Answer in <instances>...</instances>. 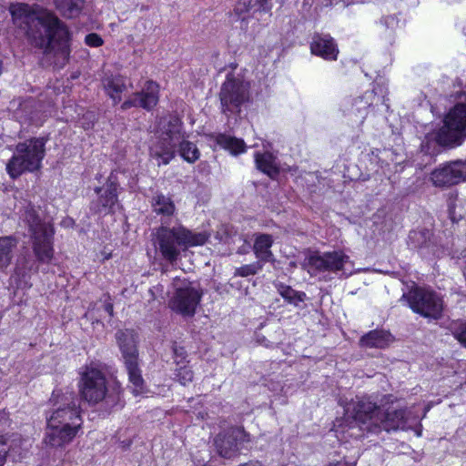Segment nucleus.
<instances>
[{
	"mask_svg": "<svg viewBox=\"0 0 466 466\" xmlns=\"http://www.w3.org/2000/svg\"><path fill=\"white\" fill-rule=\"evenodd\" d=\"M10 12L30 45L45 54H60L64 59L69 56V31L53 12L25 4L12 5Z\"/></svg>",
	"mask_w": 466,
	"mask_h": 466,
	"instance_id": "1",
	"label": "nucleus"
},
{
	"mask_svg": "<svg viewBox=\"0 0 466 466\" xmlns=\"http://www.w3.org/2000/svg\"><path fill=\"white\" fill-rule=\"evenodd\" d=\"M416 434H417V436H418V437H420V436L421 435L420 431H416Z\"/></svg>",
	"mask_w": 466,
	"mask_h": 466,
	"instance_id": "41",
	"label": "nucleus"
},
{
	"mask_svg": "<svg viewBox=\"0 0 466 466\" xmlns=\"http://www.w3.org/2000/svg\"><path fill=\"white\" fill-rule=\"evenodd\" d=\"M257 167L270 177H274L279 173V167L276 158L271 153H257L255 155Z\"/></svg>",
	"mask_w": 466,
	"mask_h": 466,
	"instance_id": "28",
	"label": "nucleus"
},
{
	"mask_svg": "<svg viewBox=\"0 0 466 466\" xmlns=\"http://www.w3.org/2000/svg\"><path fill=\"white\" fill-rule=\"evenodd\" d=\"M345 415L353 419L360 429L375 434L409 428L405 410L383 411L367 398L352 400L345 407Z\"/></svg>",
	"mask_w": 466,
	"mask_h": 466,
	"instance_id": "2",
	"label": "nucleus"
},
{
	"mask_svg": "<svg viewBox=\"0 0 466 466\" xmlns=\"http://www.w3.org/2000/svg\"><path fill=\"white\" fill-rule=\"evenodd\" d=\"M279 295L289 303L298 306L299 302H302L306 297L303 292H298L291 287L279 283L276 285Z\"/></svg>",
	"mask_w": 466,
	"mask_h": 466,
	"instance_id": "32",
	"label": "nucleus"
},
{
	"mask_svg": "<svg viewBox=\"0 0 466 466\" xmlns=\"http://www.w3.org/2000/svg\"><path fill=\"white\" fill-rule=\"evenodd\" d=\"M435 139L441 146H459L466 139V104H457L447 113Z\"/></svg>",
	"mask_w": 466,
	"mask_h": 466,
	"instance_id": "8",
	"label": "nucleus"
},
{
	"mask_svg": "<svg viewBox=\"0 0 466 466\" xmlns=\"http://www.w3.org/2000/svg\"><path fill=\"white\" fill-rule=\"evenodd\" d=\"M272 7L271 0H239L235 6V13L238 17L245 21L247 16L245 13L255 14L258 11H269Z\"/></svg>",
	"mask_w": 466,
	"mask_h": 466,
	"instance_id": "25",
	"label": "nucleus"
},
{
	"mask_svg": "<svg viewBox=\"0 0 466 466\" xmlns=\"http://www.w3.org/2000/svg\"><path fill=\"white\" fill-rule=\"evenodd\" d=\"M157 140L150 146V156L157 165H167L175 157L176 147H179L180 156L188 163L199 158L197 146L185 139L178 120L163 123Z\"/></svg>",
	"mask_w": 466,
	"mask_h": 466,
	"instance_id": "4",
	"label": "nucleus"
},
{
	"mask_svg": "<svg viewBox=\"0 0 466 466\" xmlns=\"http://www.w3.org/2000/svg\"><path fill=\"white\" fill-rule=\"evenodd\" d=\"M79 391L89 403L103 400L107 392L106 380L103 371L96 365L86 366L81 373Z\"/></svg>",
	"mask_w": 466,
	"mask_h": 466,
	"instance_id": "11",
	"label": "nucleus"
},
{
	"mask_svg": "<svg viewBox=\"0 0 466 466\" xmlns=\"http://www.w3.org/2000/svg\"><path fill=\"white\" fill-rule=\"evenodd\" d=\"M449 214L451 219L453 222H459L460 220H461L465 216V212L463 210L461 202L459 200L451 202L449 205Z\"/></svg>",
	"mask_w": 466,
	"mask_h": 466,
	"instance_id": "35",
	"label": "nucleus"
},
{
	"mask_svg": "<svg viewBox=\"0 0 466 466\" xmlns=\"http://www.w3.org/2000/svg\"><path fill=\"white\" fill-rule=\"evenodd\" d=\"M245 441H249L248 435L240 428H230L219 433L214 441L218 453L230 459L238 455Z\"/></svg>",
	"mask_w": 466,
	"mask_h": 466,
	"instance_id": "15",
	"label": "nucleus"
},
{
	"mask_svg": "<svg viewBox=\"0 0 466 466\" xmlns=\"http://www.w3.org/2000/svg\"><path fill=\"white\" fill-rule=\"evenodd\" d=\"M248 98V84L239 78L228 76L219 92L222 112L226 115L239 113L241 106Z\"/></svg>",
	"mask_w": 466,
	"mask_h": 466,
	"instance_id": "10",
	"label": "nucleus"
},
{
	"mask_svg": "<svg viewBox=\"0 0 466 466\" xmlns=\"http://www.w3.org/2000/svg\"><path fill=\"white\" fill-rule=\"evenodd\" d=\"M216 141L218 146L222 148L228 149L233 155H238L245 151L246 147L242 139L219 134L216 137Z\"/></svg>",
	"mask_w": 466,
	"mask_h": 466,
	"instance_id": "29",
	"label": "nucleus"
},
{
	"mask_svg": "<svg viewBox=\"0 0 466 466\" xmlns=\"http://www.w3.org/2000/svg\"><path fill=\"white\" fill-rule=\"evenodd\" d=\"M393 341L391 334L385 330H371L360 339V346L365 348L385 349Z\"/></svg>",
	"mask_w": 466,
	"mask_h": 466,
	"instance_id": "24",
	"label": "nucleus"
},
{
	"mask_svg": "<svg viewBox=\"0 0 466 466\" xmlns=\"http://www.w3.org/2000/svg\"><path fill=\"white\" fill-rule=\"evenodd\" d=\"M97 198L91 202V210L99 214L115 211L117 206L116 185L108 181L105 186L96 188Z\"/></svg>",
	"mask_w": 466,
	"mask_h": 466,
	"instance_id": "19",
	"label": "nucleus"
},
{
	"mask_svg": "<svg viewBox=\"0 0 466 466\" xmlns=\"http://www.w3.org/2000/svg\"><path fill=\"white\" fill-rule=\"evenodd\" d=\"M116 338L124 359L132 393L135 396L143 395L146 393L145 381L138 366L136 333L131 329L119 330Z\"/></svg>",
	"mask_w": 466,
	"mask_h": 466,
	"instance_id": "7",
	"label": "nucleus"
},
{
	"mask_svg": "<svg viewBox=\"0 0 466 466\" xmlns=\"http://www.w3.org/2000/svg\"><path fill=\"white\" fill-rule=\"evenodd\" d=\"M401 300H406L413 312L428 319H438L443 310V301L434 291L425 288H414L403 294Z\"/></svg>",
	"mask_w": 466,
	"mask_h": 466,
	"instance_id": "9",
	"label": "nucleus"
},
{
	"mask_svg": "<svg viewBox=\"0 0 466 466\" xmlns=\"http://www.w3.org/2000/svg\"><path fill=\"white\" fill-rule=\"evenodd\" d=\"M262 267L263 265L259 261L254 262L252 264L244 265L236 268L235 275L240 277H248L251 275H255L262 269Z\"/></svg>",
	"mask_w": 466,
	"mask_h": 466,
	"instance_id": "33",
	"label": "nucleus"
},
{
	"mask_svg": "<svg viewBox=\"0 0 466 466\" xmlns=\"http://www.w3.org/2000/svg\"><path fill=\"white\" fill-rule=\"evenodd\" d=\"M159 86L154 81H147L142 91L133 94L122 105L121 109L127 110L133 106H140L150 110L157 106L159 96Z\"/></svg>",
	"mask_w": 466,
	"mask_h": 466,
	"instance_id": "17",
	"label": "nucleus"
},
{
	"mask_svg": "<svg viewBox=\"0 0 466 466\" xmlns=\"http://www.w3.org/2000/svg\"><path fill=\"white\" fill-rule=\"evenodd\" d=\"M375 98L373 91H367L361 96L356 98L352 104V112L356 114L361 120L368 114L369 107L372 105Z\"/></svg>",
	"mask_w": 466,
	"mask_h": 466,
	"instance_id": "30",
	"label": "nucleus"
},
{
	"mask_svg": "<svg viewBox=\"0 0 466 466\" xmlns=\"http://www.w3.org/2000/svg\"><path fill=\"white\" fill-rule=\"evenodd\" d=\"M104 309L110 317L113 316V304L111 302H106Z\"/></svg>",
	"mask_w": 466,
	"mask_h": 466,
	"instance_id": "39",
	"label": "nucleus"
},
{
	"mask_svg": "<svg viewBox=\"0 0 466 466\" xmlns=\"http://www.w3.org/2000/svg\"><path fill=\"white\" fill-rule=\"evenodd\" d=\"M56 8L67 18L76 17L84 7V0H54Z\"/></svg>",
	"mask_w": 466,
	"mask_h": 466,
	"instance_id": "27",
	"label": "nucleus"
},
{
	"mask_svg": "<svg viewBox=\"0 0 466 466\" xmlns=\"http://www.w3.org/2000/svg\"><path fill=\"white\" fill-rule=\"evenodd\" d=\"M350 264V257L342 251L315 252L309 257V272L312 275L339 271L346 274L347 266Z\"/></svg>",
	"mask_w": 466,
	"mask_h": 466,
	"instance_id": "13",
	"label": "nucleus"
},
{
	"mask_svg": "<svg viewBox=\"0 0 466 466\" xmlns=\"http://www.w3.org/2000/svg\"><path fill=\"white\" fill-rule=\"evenodd\" d=\"M429 229H415L409 234V244L414 248H421L429 246L431 238Z\"/></svg>",
	"mask_w": 466,
	"mask_h": 466,
	"instance_id": "31",
	"label": "nucleus"
},
{
	"mask_svg": "<svg viewBox=\"0 0 466 466\" xmlns=\"http://www.w3.org/2000/svg\"><path fill=\"white\" fill-rule=\"evenodd\" d=\"M46 421L81 430L83 419L77 400L73 394H64L56 400L55 408L46 417Z\"/></svg>",
	"mask_w": 466,
	"mask_h": 466,
	"instance_id": "12",
	"label": "nucleus"
},
{
	"mask_svg": "<svg viewBox=\"0 0 466 466\" xmlns=\"http://www.w3.org/2000/svg\"><path fill=\"white\" fill-rule=\"evenodd\" d=\"M46 155V140L34 137L15 146L13 157L6 165V172L16 178L25 172H35L41 168Z\"/></svg>",
	"mask_w": 466,
	"mask_h": 466,
	"instance_id": "6",
	"label": "nucleus"
},
{
	"mask_svg": "<svg viewBox=\"0 0 466 466\" xmlns=\"http://www.w3.org/2000/svg\"><path fill=\"white\" fill-rule=\"evenodd\" d=\"M7 449L5 443L3 441V437H0V466H3L6 461Z\"/></svg>",
	"mask_w": 466,
	"mask_h": 466,
	"instance_id": "38",
	"label": "nucleus"
},
{
	"mask_svg": "<svg viewBox=\"0 0 466 466\" xmlns=\"http://www.w3.org/2000/svg\"><path fill=\"white\" fill-rule=\"evenodd\" d=\"M239 466H264V465L258 461H251L247 463L241 464Z\"/></svg>",
	"mask_w": 466,
	"mask_h": 466,
	"instance_id": "40",
	"label": "nucleus"
},
{
	"mask_svg": "<svg viewBox=\"0 0 466 466\" xmlns=\"http://www.w3.org/2000/svg\"><path fill=\"white\" fill-rule=\"evenodd\" d=\"M208 239L204 232H194L179 224L173 228L161 225L152 233L156 253L170 264L175 263L182 250L202 246Z\"/></svg>",
	"mask_w": 466,
	"mask_h": 466,
	"instance_id": "3",
	"label": "nucleus"
},
{
	"mask_svg": "<svg viewBox=\"0 0 466 466\" xmlns=\"http://www.w3.org/2000/svg\"><path fill=\"white\" fill-rule=\"evenodd\" d=\"M151 207L153 213L160 217L162 225H167L169 218L176 212V206L171 198L165 196L162 193L157 194L152 198Z\"/></svg>",
	"mask_w": 466,
	"mask_h": 466,
	"instance_id": "21",
	"label": "nucleus"
},
{
	"mask_svg": "<svg viewBox=\"0 0 466 466\" xmlns=\"http://www.w3.org/2000/svg\"><path fill=\"white\" fill-rule=\"evenodd\" d=\"M85 42L87 46L93 47H98L103 45V39L95 33H91L86 35Z\"/></svg>",
	"mask_w": 466,
	"mask_h": 466,
	"instance_id": "37",
	"label": "nucleus"
},
{
	"mask_svg": "<svg viewBox=\"0 0 466 466\" xmlns=\"http://www.w3.org/2000/svg\"><path fill=\"white\" fill-rule=\"evenodd\" d=\"M17 239L12 236L0 237V270H5L14 258L17 247Z\"/></svg>",
	"mask_w": 466,
	"mask_h": 466,
	"instance_id": "26",
	"label": "nucleus"
},
{
	"mask_svg": "<svg viewBox=\"0 0 466 466\" xmlns=\"http://www.w3.org/2000/svg\"><path fill=\"white\" fill-rule=\"evenodd\" d=\"M435 187H449L466 180V161H454L436 168L431 174Z\"/></svg>",
	"mask_w": 466,
	"mask_h": 466,
	"instance_id": "16",
	"label": "nucleus"
},
{
	"mask_svg": "<svg viewBox=\"0 0 466 466\" xmlns=\"http://www.w3.org/2000/svg\"><path fill=\"white\" fill-rule=\"evenodd\" d=\"M451 329L453 336L466 348V322L455 321Z\"/></svg>",
	"mask_w": 466,
	"mask_h": 466,
	"instance_id": "34",
	"label": "nucleus"
},
{
	"mask_svg": "<svg viewBox=\"0 0 466 466\" xmlns=\"http://www.w3.org/2000/svg\"><path fill=\"white\" fill-rule=\"evenodd\" d=\"M464 385L466 386V382L464 383Z\"/></svg>",
	"mask_w": 466,
	"mask_h": 466,
	"instance_id": "42",
	"label": "nucleus"
},
{
	"mask_svg": "<svg viewBox=\"0 0 466 466\" xmlns=\"http://www.w3.org/2000/svg\"><path fill=\"white\" fill-rule=\"evenodd\" d=\"M103 87L106 95L114 104L121 101V94L127 90L126 78L120 75L106 76L102 80Z\"/></svg>",
	"mask_w": 466,
	"mask_h": 466,
	"instance_id": "22",
	"label": "nucleus"
},
{
	"mask_svg": "<svg viewBox=\"0 0 466 466\" xmlns=\"http://www.w3.org/2000/svg\"><path fill=\"white\" fill-rule=\"evenodd\" d=\"M177 377L182 385H187L193 380V371L189 367H182L177 370Z\"/></svg>",
	"mask_w": 466,
	"mask_h": 466,
	"instance_id": "36",
	"label": "nucleus"
},
{
	"mask_svg": "<svg viewBox=\"0 0 466 466\" xmlns=\"http://www.w3.org/2000/svg\"><path fill=\"white\" fill-rule=\"evenodd\" d=\"M273 238L268 234H258L255 237L253 250L256 258L260 263L273 262L275 260L274 255L271 251L273 245Z\"/></svg>",
	"mask_w": 466,
	"mask_h": 466,
	"instance_id": "23",
	"label": "nucleus"
},
{
	"mask_svg": "<svg viewBox=\"0 0 466 466\" xmlns=\"http://www.w3.org/2000/svg\"><path fill=\"white\" fill-rule=\"evenodd\" d=\"M202 298V292L191 284L177 287L169 301L172 310L183 315L193 316Z\"/></svg>",
	"mask_w": 466,
	"mask_h": 466,
	"instance_id": "14",
	"label": "nucleus"
},
{
	"mask_svg": "<svg viewBox=\"0 0 466 466\" xmlns=\"http://www.w3.org/2000/svg\"><path fill=\"white\" fill-rule=\"evenodd\" d=\"M311 53L326 60H336L339 49L334 39L329 35H316L310 44Z\"/></svg>",
	"mask_w": 466,
	"mask_h": 466,
	"instance_id": "20",
	"label": "nucleus"
},
{
	"mask_svg": "<svg viewBox=\"0 0 466 466\" xmlns=\"http://www.w3.org/2000/svg\"><path fill=\"white\" fill-rule=\"evenodd\" d=\"M43 211L28 205L22 215L23 221L28 226L33 250L36 258L44 263L51 261L54 255V230L49 221L43 218Z\"/></svg>",
	"mask_w": 466,
	"mask_h": 466,
	"instance_id": "5",
	"label": "nucleus"
},
{
	"mask_svg": "<svg viewBox=\"0 0 466 466\" xmlns=\"http://www.w3.org/2000/svg\"><path fill=\"white\" fill-rule=\"evenodd\" d=\"M80 430L46 421L44 442L52 448H63L69 444Z\"/></svg>",
	"mask_w": 466,
	"mask_h": 466,
	"instance_id": "18",
	"label": "nucleus"
}]
</instances>
